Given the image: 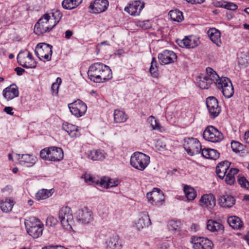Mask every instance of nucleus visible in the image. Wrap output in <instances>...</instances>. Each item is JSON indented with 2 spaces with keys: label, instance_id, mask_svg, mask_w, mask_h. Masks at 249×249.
<instances>
[{
  "label": "nucleus",
  "instance_id": "50",
  "mask_svg": "<svg viewBox=\"0 0 249 249\" xmlns=\"http://www.w3.org/2000/svg\"><path fill=\"white\" fill-rule=\"evenodd\" d=\"M148 120L149 122L150 123V124L153 128L154 130H159L160 128V124L159 122L155 119V117L153 116H150Z\"/></svg>",
  "mask_w": 249,
  "mask_h": 249
},
{
  "label": "nucleus",
  "instance_id": "18",
  "mask_svg": "<svg viewBox=\"0 0 249 249\" xmlns=\"http://www.w3.org/2000/svg\"><path fill=\"white\" fill-rule=\"evenodd\" d=\"M199 39L194 36L185 37L184 39L180 40L178 43L181 47L186 48H194L198 45Z\"/></svg>",
  "mask_w": 249,
  "mask_h": 249
},
{
  "label": "nucleus",
  "instance_id": "10",
  "mask_svg": "<svg viewBox=\"0 0 249 249\" xmlns=\"http://www.w3.org/2000/svg\"><path fill=\"white\" fill-rule=\"evenodd\" d=\"M68 107L72 114L76 117L84 115L87 109L86 104L79 99L69 104Z\"/></svg>",
  "mask_w": 249,
  "mask_h": 249
},
{
  "label": "nucleus",
  "instance_id": "57",
  "mask_svg": "<svg viewBox=\"0 0 249 249\" xmlns=\"http://www.w3.org/2000/svg\"><path fill=\"white\" fill-rule=\"evenodd\" d=\"M85 179L86 182H91L92 183H95L96 184V181L98 180L89 175H85Z\"/></svg>",
  "mask_w": 249,
  "mask_h": 249
},
{
  "label": "nucleus",
  "instance_id": "43",
  "mask_svg": "<svg viewBox=\"0 0 249 249\" xmlns=\"http://www.w3.org/2000/svg\"><path fill=\"white\" fill-rule=\"evenodd\" d=\"M169 14L171 18L174 21L180 22L183 19L182 13L178 9L171 10Z\"/></svg>",
  "mask_w": 249,
  "mask_h": 249
},
{
  "label": "nucleus",
  "instance_id": "37",
  "mask_svg": "<svg viewBox=\"0 0 249 249\" xmlns=\"http://www.w3.org/2000/svg\"><path fill=\"white\" fill-rule=\"evenodd\" d=\"M54 192V191L53 189L50 190L42 189L36 193V197L38 200L45 199L51 196Z\"/></svg>",
  "mask_w": 249,
  "mask_h": 249
},
{
  "label": "nucleus",
  "instance_id": "49",
  "mask_svg": "<svg viewBox=\"0 0 249 249\" xmlns=\"http://www.w3.org/2000/svg\"><path fill=\"white\" fill-rule=\"evenodd\" d=\"M216 6L217 7H224L228 10L234 11L236 10L238 8V6L232 2H227L224 1L222 3L220 2H217L216 4Z\"/></svg>",
  "mask_w": 249,
  "mask_h": 249
},
{
  "label": "nucleus",
  "instance_id": "32",
  "mask_svg": "<svg viewBox=\"0 0 249 249\" xmlns=\"http://www.w3.org/2000/svg\"><path fill=\"white\" fill-rule=\"evenodd\" d=\"M151 224V220L148 214L146 213L143 214L142 216L139 218L136 226L139 230L143 229L144 227H147Z\"/></svg>",
  "mask_w": 249,
  "mask_h": 249
},
{
  "label": "nucleus",
  "instance_id": "36",
  "mask_svg": "<svg viewBox=\"0 0 249 249\" xmlns=\"http://www.w3.org/2000/svg\"><path fill=\"white\" fill-rule=\"evenodd\" d=\"M207 228L210 231L214 232L223 230L224 227L219 222L209 219L207 221Z\"/></svg>",
  "mask_w": 249,
  "mask_h": 249
},
{
  "label": "nucleus",
  "instance_id": "7",
  "mask_svg": "<svg viewBox=\"0 0 249 249\" xmlns=\"http://www.w3.org/2000/svg\"><path fill=\"white\" fill-rule=\"evenodd\" d=\"M203 137L205 140L214 143L219 142L224 139L223 134L212 125H209L205 128Z\"/></svg>",
  "mask_w": 249,
  "mask_h": 249
},
{
  "label": "nucleus",
  "instance_id": "20",
  "mask_svg": "<svg viewBox=\"0 0 249 249\" xmlns=\"http://www.w3.org/2000/svg\"><path fill=\"white\" fill-rule=\"evenodd\" d=\"M49 161H60L63 158L62 149L57 147H49Z\"/></svg>",
  "mask_w": 249,
  "mask_h": 249
},
{
  "label": "nucleus",
  "instance_id": "31",
  "mask_svg": "<svg viewBox=\"0 0 249 249\" xmlns=\"http://www.w3.org/2000/svg\"><path fill=\"white\" fill-rule=\"evenodd\" d=\"M201 155L206 159H210L212 160H216L219 157V153L218 152L213 149L207 148L201 149Z\"/></svg>",
  "mask_w": 249,
  "mask_h": 249
},
{
  "label": "nucleus",
  "instance_id": "35",
  "mask_svg": "<svg viewBox=\"0 0 249 249\" xmlns=\"http://www.w3.org/2000/svg\"><path fill=\"white\" fill-rule=\"evenodd\" d=\"M230 226L234 229H241L243 226L241 220L236 216H230L228 219Z\"/></svg>",
  "mask_w": 249,
  "mask_h": 249
},
{
  "label": "nucleus",
  "instance_id": "3",
  "mask_svg": "<svg viewBox=\"0 0 249 249\" xmlns=\"http://www.w3.org/2000/svg\"><path fill=\"white\" fill-rule=\"evenodd\" d=\"M58 218L61 226L65 230L71 231L74 225L73 216L72 211L70 207H62L59 211Z\"/></svg>",
  "mask_w": 249,
  "mask_h": 249
},
{
  "label": "nucleus",
  "instance_id": "23",
  "mask_svg": "<svg viewBox=\"0 0 249 249\" xmlns=\"http://www.w3.org/2000/svg\"><path fill=\"white\" fill-rule=\"evenodd\" d=\"M88 157L92 160H102L106 156V153L103 150H95L89 151L88 152Z\"/></svg>",
  "mask_w": 249,
  "mask_h": 249
},
{
  "label": "nucleus",
  "instance_id": "54",
  "mask_svg": "<svg viewBox=\"0 0 249 249\" xmlns=\"http://www.w3.org/2000/svg\"><path fill=\"white\" fill-rule=\"evenodd\" d=\"M49 147L42 149L39 153L40 158L45 160H49Z\"/></svg>",
  "mask_w": 249,
  "mask_h": 249
},
{
  "label": "nucleus",
  "instance_id": "62",
  "mask_svg": "<svg viewBox=\"0 0 249 249\" xmlns=\"http://www.w3.org/2000/svg\"><path fill=\"white\" fill-rule=\"evenodd\" d=\"M12 189L11 187L8 186H6L2 189V192L4 193L5 192H7L8 194H10L12 192Z\"/></svg>",
  "mask_w": 249,
  "mask_h": 249
},
{
  "label": "nucleus",
  "instance_id": "58",
  "mask_svg": "<svg viewBox=\"0 0 249 249\" xmlns=\"http://www.w3.org/2000/svg\"><path fill=\"white\" fill-rule=\"evenodd\" d=\"M15 71L17 72V75L19 76L22 75L25 72V70L20 67H16L15 69Z\"/></svg>",
  "mask_w": 249,
  "mask_h": 249
},
{
  "label": "nucleus",
  "instance_id": "44",
  "mask_svg": "<svg viewBox=\"0 0 249 249\" xmlns=\"http://www.w3.org/2000/svg\"><path fill=\"white\" fill-rule=\"evenodd\" d=\"M181 226L182 224L180 221L171 220L169 222L168 228L169 230L175 232H178V234H179L181 229Z\"/></svg>",
  "mask_w": 249,
  "mask_h": 249
},
{
  "label": "nucleus",
  "instance_id": "42",
  "mask_svg": "<svg viewBox=\"0 0 249 249\" xmlns=\"http://www.w3.org/2000/svg\"><path fill=\"white\" fill-rule=\"evenodd\" d=\"M19 159H21V161L25 163L35 164L36 161V157L31 154H17Z\"/></svg>",
  "mask_w": 249,
  "mask_h": 249
},
{
  "label": "nucleus",
  "instance_id": "2",
  "mask_svg": "<svg viewBox=\"0 0 249 249\" xmlns=\"http://www.w3.org/2000/svg\"><path fill=\"white\" fill-rule=\"evenodd\" d=\"M218 75L212 68L206 69V73L201 74L196 79L198 86L201 89H208Z\"/></svg>",
  "mask_w": 249,
  "mask_h": 249
},
{
  "label": "nucleus",
  "instance_id": "13",
  "mask_svg": "<svg viewBox=\"0 0 249 249\" xmlns=\"http://www.w3.org/2000/svg\"><path fill=\"white\" fill-rule=\"evenodd\" d=\"M103 65L102 63H95L89 67L88 75L90 80L95 83H98Z\"/></svg>",
  "mask_w": 249,
  "mask_h": 249
},
{
  "label": "nucleus",
  "instance_id": "47",
  "mask_svg": "<svg viewBox=\"0 0 249 249\" xmlns=\"http://www.w3.org/2000/svg\"><path fill=\"white\" fill-rule=\"evenodd\" d=\"M221 92L225 97L227 98L232 97L234 93V89L231 82L225 87Z\"/></svg>",
  "mask_w": 249,
  "mask_h": 249
},
{
  "label": "nucleus",
  "instance_id": "12",
  "mask_svg": "<svg viewBox=\"0 0 249 249\" xmlns=\"http://www.w3.org/2000/svg\"><path fill=\"white\" fill-rule=\"evenodd\" d=\"M191 243L194 249H212L213 246L210 240L203 237L194 236L192 238Z\"/></svg>",
  "mask_w": 249,
  "mask_h": 249
},
{
  "label": "nucleus",
  "instance_id": "59",
  "mask_svg": "<svg viewBox=\"0 0 249 249\" xmlns=\"http://www.w3.org/2000/svg\"><path fill=\"white\" fill-rule=\"evenodd\" d=\"M13 108L10 107H7L4 108V111L8 114L13 115L14 112H12Z\"/></svg>",
  "mask_w": 249,
  "mask_h": 249
},
{
  "label": "nucleus",
  "instance_id": "63",
  "mask_svg": "<svg viewBox=\"0 0 249 249\" xmlns=\"http://www.w3.org/2000/svg\"><path fill=\"white\" fill-rule=\"evenodd\" d=\"M244 140L246 143L249 145V130L245 133L244 135Z\"/></svg>",
  "mask_w": 249,
  "mask_h": 249
},
{
  "label": "nucleus",
  "instance_id": "27",
  "mask_svg": "<svg viewBox=\"0 0 249 249\" xmlns=\"http://www.w3.org/2000/svg\"><path fill=\"white\" fill-rule=\"evenodd\" d=\"M230 165V163L227 161L220 162L217 165L216 167V173L220 178H224L227 170L229 169Z\"/></svg>",
  "mask_w": 249,
  "mask_h": 249
},
{
  "label": "nucleus",
  "instance_id": "64",
  "mask_svg": "<svg viewBox=\"0 0 249 249\" xmlns=\"http://www.w3.org/2000/svg\"><path fill=\"white\" fill-rule=\"evenodd\" d=\"M143 22V24L142 25V26L145 29H148L151 27L149 20L144 21Z\"/></svg>",
  "mask_w": 249,
  "mask_h": 249
},
{
  "label": "nucleus",
  "instance_id": "60",
  "mask_svg": "<svg viewBox=\"0 0 249 249\" xmlns=\"http://www.w3.org/2000/svg\"><path fill=\"white\" fill-rule=\"evenodd\" d=\"M73 32L71 30H67L65 33V37L66 39H70L73 35Z\"/></svg>",
  "mask_w": 249,
  "mask_h": 249
},
{
  "label": "nucleus",
  "instance_id": "46",
  "mask_svg": "<svg viewBox=\"0 0 249 249\" xmlns=\"http://www.w3.org/2000/svg\"><path fill=\"white\" fill-rule=\"evenodd\" d=\"M149 72L153 77L157 78L159 76L157 62L155 57H153L152 59Z\"/></svg>",
  "mask_w": 249,
  "mask_h": 249
},
{
  "label": "nucleus",
  "instance_id": "9",
  "mask_svg": "<svg viewBox=\"0 0 249 249\" xmlns=\"http://www.w3.org/2000/svg\"><path fill=\"white\" fill-rule=\"evenodd\" d=\"M35 52L40 60L44 59L47 61H50L53 53L52 46L45 43H40L36 45Z\"/></svg>",
  "mask_w": 249,
  "mask_h": 249
},
{
  "label": "nucleus",
  "instance_id": "8",
  "mask_svg": "<svg viewBox=\"0 0 249 249\" xmlns=\"http://www.w3.org/2000/svg\"><path fill=\"white\" fill-rule=\"evenodd\" d=\"M183 147L187 154L191 156L199 154L201 150V145L199 141L193 138L185 139Z\"/></svg>",
  "mask_w": 249,
  "mask_h": 249
},
{
  "label": "nucleus",
  "instance_id": "15",
  "mask_svg": "<svg viewBox=\"0 0 249 249\" xmlns=\"http://www.w3.org/2000/svg\"><path fill=\"white\" fill-rule=\"evenodd\" d=\"M158 59L161 64H169L174 63L177 60V56L172 51L164 50L158 54Z\"/></svg>",
  "mask_w": 249,
  "mask_h": 249
},
{
  "label": "nucleus",
  "instance_id": "17",
  "mask_svg": "<svg viewBox=\"0 0 249 249\" xmlns=\"http://www.w3.org/2000/svg\"><path fill=\"white\" fill-rule=\"evenodd\" d=\"M199 205L203 208L212 209L215 205V198L212 194H205L199 200Z\"/></svg>",
  "mask_w": 249,
  "mask_h": 249
},
{
  "label": "nucleus",
  "instance_id": "40",
  "mask_svg": "<svg viewBox=\"0 0 249 249\" xmlns=\"http://www.w3.org/2000/svg\"><path fill=\"white\" fill-rule=\"evenodd\" d=\"M127 119V115L123 111L116 109L114 112V120L116 123H124Z\"/></svg>",
  "mask_w": 249,
  "mask_h": 249
},
{
  "label": "nucleus",
  "instance_id": "55",
  "mask_svg": "<svg viewBox=\"0 0 249 249\" xmlns=\"http://www.w3.org/2000/svg\"><path fill=\"white\" fill-rule=\"evenodd\" d=\"M231 147L233 151L237 153L241 150L242 145L239 142L233 141L231 142Z\"/></svg>",
  "mask_w": 249,
  "mask_h": 249
},
{
  "label": "nucleus",
  "instance_id": "11",
  "mask_svg": "<svg viewBox=\"0 0 249 249\" xmlns=\"http://www.w3.org/2000/svg\"><path fill=\"white\" fill-rule=\"evenodd\" d=\"M207 107L212 118H215L220 113L221 107L218 105L216 98L213 96H210L206 100Z\"/></svg>",
  "mask_w": 249,
  "mask_h": 249
},
{
  "label": "nucleus",
  "instance_id": "5",
  "mask_svg": "<svg viewBox=\"0 0 249 249\" xmlns=\"http://www.w3.org/2000/svg\"><path fill=\"white\" fill-rule=\"evenodd\" d=\"M50 16L49 14H44L36 23L34 27V32L37 35H42L50 32L54 25L51 24Z\"/></svg>",
  "mask_w": 249,
  "mask_h": 249
},
{
  "label": "nucleus",
  "instance_id": "25",
  "mask_svg": "<svg viewBox=\"0 0 249 249\" xmlns=\"http://www.w3.org/2000/svg\"><path fill=\"white\" fill-rule=\"evenodd\" d=\"M96 184L99 185L100 186L104 188H108L117 186L118 181V180H114L112 179L104 177L100 180H97L96 181Z\"/></svg>",
  "mask_w": 249,
  "mask_h": 249
},
{
  "label": "nucleus",
  "instance_id": "39",
  "mask_svg": "<svg viewBox=\"0 0 249 249\" xmlns=\"http://www.w3.org/2000/svg\"><path fill=\"white\" fill-rule=\"evenodd\" d=\"M239 172L237 168H231L228 174L225 177V182L227 184L231 185L234 184L235 181V175Z\"/></svg>",
  "mask_w": 249,
  "mask_h": 249
},
{
  "label": "nucleus",
  "instance_id": "45",
  "mask_svg": "<svg viewBox=\"0 0 249 249\" xmlns=\"http://www.w3.org/2000/svg\"><path fill=\"white\" fill-rule=\"evenodd\" d=\"M52 17L50 16V21L51 23H53V25H54V27L59 22L62 17V14L59 10H56L51 13Z\"/></svg>",
  "mask_w": 249,
  "mask_h": 249
},
{
  "label": "nucleus",
  "instance_id": "4",
  "mask_svg": "<svg viewBox=\"0 0 249 249\" xmlns=\"http://www.w3.org/2000/svg\"><path fill=\"white\" fill-rule=\"evenodd\" d=\"M150 163V157L142 152L134 153L130 158V164L134 168L143 171Z\"/></svg>",
  "mask_w": 249,
  "mask_h": 249
},
{
  "label": "nucleus",
  "instance_id": "61",
  "mask_svg": "<svg viewBox=\"0 0 249 249\" xmlns=\"http://www.w3.org/2000/svg\"><path fill=\"white\" fill-rule=\"evenodd\" d=\"M153 190L152 192H150L147 193V198L149 201L153 204Z\"/></svg>",
  "mask_w": 249,
  "mask_h": 249
},
{
  "label": "nucleus",
  "instance_id": "19",
  "mask_svg": "<svg viewBox=\"0 0 249 249\" xmlns=\"http://www.w3.org/2000/svg\"><path fill=\"white\" fill-rule=\"evenodd\" d=\"M77 217L79 221L88 224L93 219L92 213L89 209L85 207L79 210Z\"/></svg>",
  "mask_w": 249,
  "mask_h": 249
},
{
  "label": "nucleus",
  "instance_id": "53",
  "mask_svg": "<svg viewBox=\"0 0 249 249\" xmlns=\"http://www.w3.org/2000/svg\"><path fill=\"white\" fill-rule=\"evenodd\" d=\"M238 181L242 187L249 190V181L244 177L239 178Z\"/></svg>",
  "mask_w": 249,
  "mask_h": 249
},
{
  "label": "nucleus",
  "instance_id": "29",
  "mask_svg": "<svg viewBox=\"0 0 249 249\" xmlns=\"http://www.w3.org/2000/svg\"><path fill=\"white\" fill-rule=\"evenodd\" d=\"M219 203L222 207L231 208L234 204L235 199L233 196L226 195L219 198Z\"/></svg>",
  "mask_w": 249,
  "mask_h": 249
},
{
  "label": "nucleus",
  "instance_id": "30",
  "mask_svg": "<svg viewBox=\"0 0 249 249\" xmlns=\"http://www.w3.org/2000/svg\"><path fill=\"white\" fill-rule=\"evenodd\" d=\"M122 244L117 235L113 236L110 237L108 241L107 242L106 249H121Z\"/></svg>",
  "mask_w": 249,
  "mask_h": 249
},
{
  "label": "nucleus",
  "instance_id": "33",
  "mask_svg": "<svg viewBox=\"0 0 249 249\" xmlns=\"http://www.w3.org/2000/svg\"><path fill=\"white\" fill-rule=\"evenodd\" d=\"M231 82V81L229 78L226 77H220L218 76V77L215 79L214 85L217 89L221 91Z\"/></svg>",
  "mask_w": 249,
  "mask_h": 249
},
{
  "label": "nucleus",
  "instance_id": "51",
  "mask_svg": "<svg viewBox=\"0 0 249 249\" xmlns=\"http://www.w3.org/2000/svg\"><path fill=\"white\" fill-rule=\"evenodd\" d=\"M62 80L60 77H57L56 79V83H53L51 87V89L53 93L57 94L58 93L59 85L61 83Z\"/></svg>",
  "mask_w": 249,
  "mask_h": 249
},
{
  "label": "nucleus",
  "instance_id": "34",
  "mask_svg": "<svg viewBox=\"0 0 249 249\" xmlns=\"http://www.w3.org/2000/svg\"><path fill=\"white\" fill-rule=\"evenodd\" d=\"M83 0H63L62 2V7L67 10H72L78 7Z\"/></svg>",
  "mask_w": 249,
  "mask_h": 249
},
{
  "label": "nucleus",
  "instance_id": "56",
  "mask_svg": "<svg viewBox=\"0 0 249 249\" xmlns=\"http://www.w3.org/2000/svg\"><path fill=\"white\" fill-rule=\"evenodd\" d=\"M155 145L157 149H158L160 151H162L164 150L166 147L165 142L161 140H158L156 141Z\"/></svg>",
  "mask_w": 249,
  "mask_h": 249
},
{
  "label": "nucleus",
  "instance_id": "14",
  "mask_svg": "<svg viewBox=\"0 0 249 249\" xmlns=\"http://www.w3.org/2000/svg\"><path fill=\"white\" fill-rule=\"evenodd\" d=\"M109 5L107 0H95L93 3H91L89 8L92 10V12L94 14H99L106 11Z\"/></svg>",
  "mask_w": 249,
  "mask_h": 249
},
{
  "label": "nucleus",
  "instance_id": "41",
  "mask_svg": "<svg viewBox=\"0 0 249 249\" xmlns=\"http://www.w3.org/2000/svg\"><path fill=\"white\" fill-rule=\"evenodd\" d=\"M153 204L155 205L158 204L159 203L163 200V192L160 189L155 188L153 189Z\"/></svg>",
  "mask_w": 249,
  "mask_h": 249
},
{
  "label": "nucleus",
  "instance_id": "26",
  "mask_svg": "<svg viewBox=\"0 0 249 249\" xmlns=\"http://www.w3.org/2000/svg\"><path fill=\"white\" fill-rule=\"evenodd\" d=\"M14 201L11 198H5L0 201V208L3 213H8L12 210Z\"/></svg>",
  "mask_w": 249,
  "mask_h": 249
},
{
  "label": "nucleus",
  "instance_id": "38",
  "mask_svg": "<svg viewBox=\"0 0 249 249\" xmlns=\"http://www.w3.org/2000/svg\"><path fill=\"white\" fill-rule=\"evenodd\" d=\"M183 191L188 201L193 200L196 196V191L189 185H184Z\"/></svg>",
  "mask_w": 249,
  "mask_h": 249
},
{
  "label": "nucleus",
  "instance_id": "22",
  "mask_svg": "<svg viewBox=\"0 0 249 249\" xmlns=\"http://www.w3.org/2000/svg\"><path fill=\"white\" fill-rule=\"evenodd\" d=\"M62 129L66 131L71 138L78 137L81 135L78 126L67 122L63 124Z\"/></svg>",
  "mask_w": 249,
  "mask_h": 249
},
{
  "label": "nucleus",
  "instance_id": "48",
  "mask_svg": "<svg viewBox=\"0 0 249 249\" xmlns=\"http://www.w3.org/2000/svg\"><path fill=\"white\" fill-rule=\"evenodd\" d=\"M221 92L225 97L227 98L232 97L234 93V89L231 82L225 87Z\"/></svg>",
  "mask_w": 249,
  "mask_h": 249
},
{
  "label": "nucleus",
  "instance_id": "6",
  "mask_svg": "<svg viewBox=\"0 0 249 249\" xmlns=\"http://www.w3.org/2000/svg\"><path fill=\"white\" fill-rule=\"evenodd\" d=\"M19 65L25 68H35L36 62L33 57L32 53L27 50L20 51L17 56Z\"/></svg>",
  "mask_w": 249,
  "mask_h": 249
},
{
  "label": "nucleus",
  "instance_id": "52",
  "mask_svg": "<svg viewBox=\"0 0 249 249\" xmlns=\"http://www.w3.org/2000/svg\"><path fill=\"white\" fill-rule=\"evenodd\" d=\"M57 220L53 216H49L46 220V225L48 227H54L57 223Z\"/></svg>",
  "mask_w": 249,
  "mask_h": 249
},
{
  "label": "nucleus",
  "instance_id": "24",
  "mask_svg": "<svg viewBox=\"0 0 249 249\" xmlns=\"http://www.w3.org/2000/svg\"><path fill=\"white\" fill-rule=\"evenodd\" d=\"M208 36L211 40L217 46L221 45L220 32L215 28H210L207 32Z\"/></svg>",
  "mask_w": 249,
  "mask_h": 249
},
{
  "label": "nucleus",
  "instance_id": "16",
  "mask_svg": "<svg viewBox=\"0 0 249 249\" xmlns=\"http://www.w3.org/2000/svg\"><path fill=\"white\" fill-rule=\"evenodd\" d=\"M144 7V3L140 1H135L124 8V11L134 16H139Z\"/></svg>",
  "mask_w": 249,
  "mask_h": 249
},
{
  "label": "nucleus",
  "instance_id": "1",
  "mask_svg": "<svg viewBox=\"0 0 249 249\" xmlns=\"http://www.w3.org/2000/svg\"><path fill=\"white\" fill-rule=\"evenodd\" d=\"M24 224L27 233L34 238H37L42 234L44 225L39 219L32 217L26 220Z\"/></svg>",
  "mask_w": 249,
  "mask_h": 249
},
{
  "label": "nucleus",
  "instance_id": "28",
  "mask_svg": "<svg viewBox=\"0 0 249 249\" xmlns=\"http://www.w3.org/2000/svg\"><path fill=\"white\" fill-rule=\"evenodd\" d=\"M112 77V75L111 69L108 66L104 64L101 73H100L98 83H103L110 80Z\"/></svg>",
  "mask_w": 249,
  "mask_h": 249
},
{
  "label": "nucleus",
  "instance_id": "21",
  "mask_svg": "<svg viewBox=\"0 0 249 249\" xmlns=\"http://www.w3.org/2000/svg\"><path fill=\"white\" fill-rule=\"evenodd\" d=\"M3 95L7 100H10L19 95L18 87L15 85H11L9 87L4 89Z\"/></svg>",
  "mask_w": 249,
  "mask_h": 249
}]
</instances>
